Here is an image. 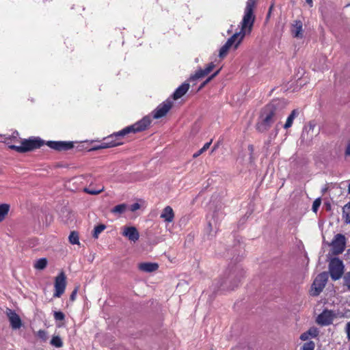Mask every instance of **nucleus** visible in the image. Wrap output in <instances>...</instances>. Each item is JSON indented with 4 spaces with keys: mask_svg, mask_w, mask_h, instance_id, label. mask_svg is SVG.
Here are the masks:
<instances>
[{
    "mask_svg": "<svg viewBox=\"0 0 350 350\" xmlns=\"http://www.w3.org/2000/svg\"><path fill=\"white\" fill-rule=\"evenodd\" d=\"M203 152H204L201 149H200L198 152H196V153L193 154V157L196 158L198 156H200V154H202Z\"/></svg>",
    "mask_w": 350,
    "mask_h": 350,
    "instance_id": "nucleus-42",
    "label": "nucleus"
},
{
    "mask_svg": "<svg viewBox=\"0 0 350 350\" xmlns=\"http://www.w3.org/2000/svg\"><path fill=\"white\" fill-rule=\"evenodd\" d=\"M50 344L57 348H60L63 346V342L62 338L59 336H53L51 340Z\"/></svg>",
    "mask_w": 350,
    "mask_h": 350,
    "instance_id": "nucleus-24",
    "label": "nucleus"
},
{
    "mask_svg": "<svg viewBox=\"0 0 350 350\" xmlns=\"http://www.w3.org/2000/svg\"><path fill=\"white\" fill-rule=\"evenodd\" d=\"M328 280V274L326 272L319 273L314 279L311 290L310 295L312 296L319 295L325 288Z\"/></svg>",
    "mask_w": 350,
    "mask_h": 350,
    "instance_id": "nucleus-7",
    "label": "nucleus"
},
{
    "mask_svg": "<svg viewBox=\"0 0 350 350\" xmlns=\"http://www.w3.org/2000/svg\"><path fill=\"white\" fill-rule=\"evenodd\" d=\"M310 336L308 335V332H304L301 334L300 339L301 340H307L309 338Z\"/></svg>",
    "mask_w": 350,
    "mask_h": 350,
    "instance_id": "nucleus-39",
    "label": "nucleus"
},
{
    "mask_svg": "<svg viewBox=\"0 0 350 350\" xmlns=\"http://www.w3.org/2000/svg\"><path fill=\"white\" fill-rule=\"evenodd\" d=\"M122 235L133 242L137 241L139 238V234L137 228L134 226L124 227Z\"/></svg>",
    "mask_w": 350,
    "mask_h": 350,
    "instance_id": "nucleus-14",
    "label": "nucleus"
},
{
    "mask_svg": "<svg viewBox=\"0 0 350 350\" xmlns=\"http://www.w3.org/2000/svg\"><path fill=\"white\" fill-rule=\"evenodd\" d=\"M284 106V102L280 100H273L269 104L256 124L257 130L261 133L267 131L276 120L282 117V111Z\"/></svg>",
    "mask_w": 350,
    "mask_h": 350,
    "instance_id": "nucleus-3",
    "label": "nucleus"
},
{
    "mask_svg": "<svg viewBox=\"0 0 350 350\" xmlns=\"http://www.w3.org/2000/svg\"><path fill=\"white\" fill-rule=\"evenodd\" d=\"M54 319L56 321H64L65 319V314L61 311L55 312Z\"/></svg>",
    "mask_w": 350,
    "mask_h": 350,
    "instance_id": "nucleus-31",
    "label": "nucleus"
},
{
    "mask_svg": "<svg viewBox=\"0 0 350 350\" xmlns=\"http://www.w3.org/2000/svg\"><path fill=\"white\" fill-rule=\"evenodd\" d=\"M10 211V205L8 204H1V221L5 218V215Z\"/></svg>",
    "mask_w": 350,
    "mask_h": 350,
    "instance_id": "nucleus-30",
    "label": "nucleus"
},
{
    "mask_svg": "<svg viewBox=\"0 0 350 350\" xmlns=\"http://www.w3.org/2000/svg\"><path fill=\"white\" fill-rule=\"evenodd\" d=\"M297 115H298L297 110V109L293 110L291 113L287 118L286 122L284 125V128L286 129L290 128L293 124L294 119L297 116Z\"/></svg>",
    "mask_w": 350,
    "mask_h": 350,
    "instance_id": "nucleus-21",
    "label": "nucleus"
},
{
    "mask_svg": "<svg viewBox=\"0 0 350 350\" xmlns=\"http://www.w3.org/2000/svg\"><path fill=\"white\" fill-rule=\"evenodd\" d=\"M159 267L157 263L144 262L139 265V269L144 272L151 273L156 271Z\"/></svg>",
    "mask_w": 350,
    "mask_h": 350,
    "instance_id": "nucleus-20",
    "label": "nucleus"
},
{
    "mask_svg": "<svg viewBox=\"0 0 350 350\" xmlns=\"http://www.w3.org/2000/svg\"><path fill=\"white\" fill-rule=\"evenodd\" d=\"M343 285L350 291V271L347 272L343 276Z\"/></svg>",
    "mask_w": 350,
    "mask_h": 350,
    "instance_id": "nucleus-28",
    "label": "nucleus"
},
{
    "mask_svg": "<svg viewBox=\"0 0 350 350\" xmlns=\"http://www.w3.org/2000/svg\"><path fill=\"white\" fill-rule=\"evenodd\" d=\"M345 154L350 155V142L348 143V144L347 146V148L345 150Z\"/></svg>",
    "mask_w": 350,
    "mask_h": 350,
    "instance_id": "nucleus-43",
    "label": "nucleus"
},
{
    "mask_svg": "<svg viewBox=\"0 0 350 350\" xmlns=\"http://www.w3.org/2000/svg\"><path fill=\"white\" fill-rule=\"evenodd\" d=\"M342 217L347 223L350 224V202L342 208Z\"/></svg>",
    "mask_w": 350,
    "mask_h": 350,
    "instance_id": "nucleus-22",
    "label": "nucleus"
},
{
    "mask_svg": "<svg viewBox=\"0 0 350 350\" xmlns=\"http://www.w3.org/2000/svg\"><path fill=\"white\" fill-rule=\"evenodd\" d=\"M38 336L41 338L42 340L46 341L48 338L47 337V332L44 330H39L38 332Z\"/></svg>",
    "mask_w": 350,
    "mask_h": 350,
    "instance_id": "nucleus-35",
    "label": "nucleus"
},
{
    "mask_svg": "<svg viewBox=\"0 0 350 350\" xmlns=\"http://www.w3.org/2000/svg\"><path fill=\"white\" fill-rule=\"evenodd\" d=\"M219 71H220V69H219L218 70L215 72L213 75H211L210 76L211 79H213V78H215L219 74Z\"/></svg>",
    "mask_w": 350,
    "mask_h": 350,
    "instance_id": "nucleus-44",
    "label": "nucleus"
},
{
    "mask_svg": "<svg viewBox=\"0 0 350 350\" xmlns=\"http://www.w3.org/2000/svg\"><path fill=\"white\" fill-rule=\"evenodd\" d=\"M160 217L167 223L172 222L174 218V213L172 208L170 206L165 207Z\"/></svg>",
    "mask_w": 350,
    "mask_h": 350,
    "instance_id": "nucleus-16",
    "label": "nucleus"
},
{
    "mask_svg": "<svg viewBox=\"0 0 350 350\" xmlns=\"http://www.w3.org/2000/svg\"><path fill=\"white\" fill-rule=\"evenodd\" d=\"M47 265V260L46 258H40L36 261V262L34 265V267L37 269L42 270L44 269Z\"/></svg>",
    "mask_w": 350,
    "mask_h": 350,
    "instance_id": "nucleus-26",
    "label": "nucleus"
},
{
    "mask_svg": "<svg viewBox=\"0 0 350 350\" xmlns=\"http://www.w3.org/2000/svg\"><path fill=\"white\" fill-rule=\"evenodd\" d=\"M330 245L332 247L330 252L332 255L337 256L342 254L346 247V238L342 234H337L334 236Z\"/></svg>",
    "mask_w": 350,
    "mask_h": 350,
    "instance_id": "nucleus-8",
    "label": "nucleus"
},
{
    "mask_svg": "<svg viewBox=\"0 0 350 350\" xmlns=\"http://www.w3.org/2000/svg\"><path fill=\"white\" fill-rule=\"evenodd\" d=\"M214 67V63L211 62L207 65V66L204 69L198 70L193 75L191 76L190 80H196L205 77L213 70Z\"/></svg>",
    "mask_w": 350,
    "mask_h": 350,
    "instance_id": "nucleus-15",
    "label": "nucleus"
},
{
    "mask_svg": "<svg viewBox=\"0 0 350 350\" xmlns=\"http://www.w3.org/2000/svg\"><path fill=\"white\" fill-rule=\"evenodd\" d=\"M44 144V142L39 138L25 139L22 142L21 146H10V148L16 150L18 152H26L34 149L40 148Z\"/></svg>",
    "mask_w": 350,
    "mask_h": 350,
    "instance_id": "nucleus-5",
    "label": "nucleus"
},
{
    "mask_svg": "<svg viewBox=\"0 0 350 350\" xmlns=\"http://www.w3.org/2000/svg\"><path fill=\"white\" fill-rule=\"evenodd\" d=\"M5 314L8 318L12 329H18L22 327V321L15 311L7 308Z\"/></svg>",
    "mask_w": 350,
    "mask_h": 350,
    "instance_id": "nucleus-10",
    "label": "nucleus"
},
{
    "mask_svg": "<svg viewBox=\"0 0 350 350\" xmlns=\"http://www.w3.org/2000/svg\"><path fill=\"white\" fill-rule=\"evenodd\" d=\"M189 84L188 83H183L181 85H180L174 92L172 97L174 100H178L184 96L187 92L189 90Z\"/></svg>",
    "mask_w": 350,
    "mask_h": 350,
    "instance_id": "nucleus-17",
    "label": "nucleus"
},
{
    "mask_svg": "<svg viewBox=\"0 0 350 350\" xmlns=\"http://www.w3.org/2000/svg\"><path fill=\"white\" fill-rule=\"evenodd\" d=\"M314 124L310 123L306 126L302 132L301 137L306 140H312L314 136Z\"/></svg>",
    "mask_w": 350,
    "mask_h": 350,
    "instance_id": "nucleus-19",
    "label": "nucleus"
},
{
    "mask_svg": "<svg viewBox=\"0 0 350 350\" xmlns=\"http://www.w3.org/2000/svg\"><path fill=\"white\" fill-rule=\"evenodd\" d=\"M349 350H350V345H349Z\"/></svg>",
    "mask_w": 350,
    "mask_h": 350,
    "instance_id": "nucleus-50",
    "label": "nucleus"
},
{
    "mask_svg": "<svg viewBox=\"0 0 350 350\" xmlns=\"http://www.w3.org/2000/svg\"><path fill=\"white\" fill-rule=\"evenodd\" d=\"M216 148H217V146H215L213 147V150H212V152H213V151L216 149Z\"/></svg>",
    "mask_w": 350,
    "mask_h": 350,
    "instance_id": "nucleus-49",
    "label": "nucleus"
},
{
    "mask_svg": "<svg viewBox=\"0 0 350 350\" xmlns=\"http://www.w3.org/2000/svg\"><path fill=\"white\" fill-rule=\"evenodd\" d=\"M314 343L312 341L306 342L303 346V350H314Z\"/></svg>",
    "mask_w": 350,
    "mask_h": 350,
    "instance_id": "nucleus-33",
    "label": "nucleus"
},
{
    "mask_svg": "<svg viewBox=\"0 0 350 350\" xmlns=\"http://www.w3.org/2000/svg\"><path fill=\"white\" fill-rule=\"evenodd\" d=\"M69 242L72 244H79V234L76 231H72L68 237Z\"/></svg>",
    "mask_w": 350,
    "mask_h": 350,
    "instance_id": "nucleus-23",
    "label": "nucleus"
},
{
    "mask_svg": "<svg viewBox=\"0 0 350 350\" xmlns=\"http://www.w3.org/2000/svg\"><path fill=\"white\" fill-rule=\"evenodd\" d=\"M83 190L85 193H87L88 194L97 195V194L101 193L104 190V187H101L100 188H99L98 189H89V188H85Z\"/></svg>",
    "mask_w": 350,
    "mask_h": 350,
    "instance_id": "nucleus-29",
    "label": "nucleus"
},
{
    "mask_svg": "<svg viewBox=\"0 0 350 350\" xmlns=\"http://www.w3.org/2000/svg\"><path fill=\"white\" fill-rule=\"evenodd\" d=\"M211 143H212V140H211V141H210V142H206V143L203 146V147H202V148H200V149H201V150L204 152L206 150H207L209 148V147H210V146H211Z\"/></svg>",
    "mask_w": 350,
    "mask_h": 350,
    "instance_id": "nucleus-38",
    "label": "nucleus"
},
{
    "mask_svg": "<svg viewBox=\"0 0 350 350\" xmlns=\"http://www.w3.org/2000/svg\"><path fill=\"white\" fill-rule=\"evenodd\" d=\"M212 79H211V77H208L202 84L200 86L199 89H202V88H204L208 83H209Z\"/></svg>",
    "mask_w": 350,
    "mask_h": 350,
    "instance_id": "nucleus-41",
    "label": "nucleus"
},
{
    "mask_svg": "<svg viewBox=\"0 0 350 350\" xmlns=\"http://www.w3.org/2000/svg\"><path fill=\"white\" fill-rule=\"evenodd\" d=\"M344 265L338 258H333L329 264V272L333 280L340 279L344 273Z\"/></svg>",
    "mask_w": 350,
    "mask_h": 350,
    "instance_id": "nucleus-6",
    "label": "nucleus"
},
{
    "mask_svg": "<svg viewBox=\"0 0 350 350\" xmlns=\"http://www.w3.org/2000/svg\"><path fill=\"white\" fill-rule=\"evenodd\" d=\"M140 208V205L138 203H134L131 206V211L134 212Z\"/></svg>",
    "mask_w": 350,
    "mask_h": 350,
    "instance_id": "nucleus-37",
    "label": "nucleus"
},
{
    "mask_svg": "<svg viewBox=\"0 0 350 350\" xmlns=\"http://www.w3.org/2000/svg\"><path fill=\"white\" fill-rule=\"evenodd\" d=\"M47 146L52 149L56 150H68L72 149L73 148V144L70 142H55V141H49L46 143Z\"/></svg>",
    "mask_w": 350,
    "mask_h": 350,
    "instance_id": "nucleus-13",
    "label": "nucleus"
},
{
    "mask_svg": "<svg viewBox=\"0 0 350 350\" xmlns=\"http://www.w3.org/2000/svg\"><path fill=\"white\" fill-rule=\"evenodd\" d=\"M150 123V118L148 117H144L141 120L137 122L134 124L129 126L123 129L122 131L109 135L106 139V142L101 143L100 146L95 147L94 149H104L120 146L122 144V143L116 141L118 139V137H124V135L130 133H137L144 131L148 127Z\"/></svg>",
    "mask_w": 350,
    "mask_h": 350,
    "instance_id": "nucleus-2",
    "label": "nucleus"
},
{
    "mask_svg": "<svg viewBox=\"0 0 350 350\" xmlns=\"http://www.w3.org/2000/svg\"><path fill=\"white\" fill-rule=\"evenodd\" d=\"M248 150H250V153L252 154L254 151V146L252 145H249Z\"/></svg>",
    "mask_w": 350,
    "mask_h": 350,
    "instance_id": "nucleus-45",
    "label": "nucleus"
},
{
    "mask_svg": "<svg viewBox=\"0 0 350 350\" xmlns=\"http://www.w3.org/2000/svg\"><path fill=\"white\" fill-rule=\"evenodd\" d=\"M106 228V226L104 224H99L94 227L93 237L97 239L98 235Z\"/></svg>",
    "mask_w": 350,
    "mask_h": 350,
    "instance_id": "nucleus-27",
    "label": "nucleus"
},
{
    "mask_svg": "<svg viewBox=\"0 0 350 350\" xmlns=\"http://www.w3.org/2000/svg\"><path fill=\"white\" fill-rule=\"evenodd\" d=\"M307 332L308 335L312 338L317 336L319 334V330L315 327H312L309 329Z\"/></svg>",
    "mask_w": 350,
    "mask_h": 350,
    "instance_id": "nucleus-34",
    "label": "nucleus"
},
{
    "mask_svg": "<svg viewBox=\"0 0 350 350\" xmlns=\"http://www.w3.org/2000/svg\"><path fill=\"white\" fill-rule=\"evenodd\" d=\"M345 332L347 334V337L348 340H350V321L346 324Z\"/></svg>",
    "mask_w": 350,
    "mask_h": 350,
    "instance_id": "nucleus-36",
    "label": "nucleus"
},
{
    "mask_svg": "<svg viewBox=\"0 0 350 350\" xmlns=\"http://www.w3.org/2000/svg\"><path fill=\"white\" fill-rule=\"evenodd\" d=\"M348 191L350 193V183H349V187H348Z\"/></svg>",
    "mask_w": 350,
    "mask_h": 350,
    "instance_id": "nucleus-48",
    "label": "nucleus"
},
{
    "mask_svg": "<svg viewBox=\"0 0 350 350\" xmlns=\"http://www.w3.org/2000/svg\"><path fill=\"white\" fill-rule=\"evenodd\" d=\"M306 2L310 6V7H312L313 5V2H312V0H306Z\"/></svg>",
    "mask_w": 350,
    "mask_h": 350,
    "instance_id": "nucleus-46",
    "label": "nucleus"
},
{
    "mask_svg": "<svg viewBox=\"0 0 350 350\" xmlns=\"http://www.w3.org/2000/svg\"><path fill=\"white\" fill-rule=\"evenodd\" d=\"M66 287V276L64 271H61L55 278L53 297H60L64 294Z\"/></svg>",
    "mask_w": 350,
    "mask_h": 350,
    "instance_id": "nucleus-9",
    "label": "nucleus"
},
{
    "mask_svg": "<svg viewBox=\"0 0 350 350\" xmlns=\"http://www.w3.org/2000/svg\"><path fill=\"white\" fill-rule=\"evenodd\" d=\"M126 209V205L125 204H118L113 208L111 212L114 214H122Z\"/></svg>",
    "mask_w": 350,
    "mask_h": 350,
    "instance_id": "nucleus-25",
    "label": "nucleus"
},
{
    "mask_svg": "<svg viewBox=\"0 0 350 350\" xmlns=\"http://www.w3.org/2000/svg\"><path fill=\"white\" fill-rule=\"evenodd\" d=\"M321 201L320 198L316 199L312 204V209L314 212L317 213L320 205H321Z\"/></svg>",
    "mask_w": 350,
    "mask_h": 350,
    "instance_id": "nucleus-32",
    "label": "nucleus"
},
{
    "mask_svg": "<svg viewBox=\"0 0 350 350\" xmlns=\"http://www.w3.org/2000/svg\"><path fill=\"white\" fill-rule=\"evenodd\" d=\"M345 256H347V258H350V248L349 250H347V251L345 254Z\"/></svg>",
    "mask_w": 350,
    "mask_h": 350,
    "instance_id": "nucleus-47",
    "label": "nucleus"
},
{
    "mask_svg": "<svg viewBox=\"0 0 350 350\" xmlns=\"http://www.w3.org/2000/svg\"><path fill=\"white\" fill-rule=\"evenodd\" d=\"M77 293V288H76L75 289H74V291L72 292V293L70 296V299L71 301H74L75 299Z\"/></svg>",
    "mask_w": 350,
    "mask_h": 350,
    "instance_id": "nucleus-40",
    "label": "nucleus"
},
{
    "mask_svg": "<svg viewBox=\"0 0 350 350\" xmlns=\"http://www.w3.org/2000/svg\"><path fill=\"white\" fill-rule=\"evenodd\" d=\"M243 273L241 269H236L229 273L227 278H222L218 282V288L222 291L234 290L238 286Z\"/></svg>",
    "mask_w": 350,
    "mask_h": 350,
    "instance_id": "nucleus-4",
    "label": "nucleus"
},
{
    "mask_svg": "<svg viewBox=\"0 0 350 350\" xmlns=\"http://www.w3.org/2000/svg\"><path fill=\"white\" fill-rule=\"evenodd\" d=\"M303 24L302 22L299 20H297L294 21L293 24L292 28V34L295 38H302L303 36Z\"/></svg>",
    "mask_w": 350,
    "mask_h": 350,
    "instance_id": "nucleus-18",
    "label": "nucleus"
},
{
    "mask_svg": "<svg viewBox=\"0 0 350 350\" xmlns=\"http://www.w3.org/2000/svg\"><path fill=\"white\" fill-rule=\"evenodd\" d=\"M335 314L333 311L325 310L318 315L316 319L317 324L325 326L332 323Z\"/></svg>",
    "mask_w": 350,
    "mask_h": 350,
    "instance_id": "nucleus-12",
    "label": "nucleus"
},
{
    "mask_svg": "<svg viewBox=\"0 0 350 350\" xmlns=\"http://www.w3.org/2000/svg\"><path fill=\"white\" fill-rule=\"evenodd\" d=\"M255 4V0H247L244 10V15L241 22V31L235 33L228 38L224 45L221 47L219 53V57H224L228 53L229 49L233 44H234V49H237L245 36L247 33H250L252 31L255 21V15L254 14Z\"/></svg>",
    "mask_w": 350,
    "mask_h": 350,
    "instance_id": "nucleus-1",
    "label": "nucleus"
},
{
    "mask_svg": "<svg viewBox=\"0 0 350 350\" xmlns=\"http://www.w3.org/2000/svg\"><path fill=\"white\" fill-rule=\"evenodd\" d=\"M172 107V102L167 99L160 104L153 111V118L159 119L165 116Z\"/></svg>",
    "mask_w": 350,
    "mask_h": 350,
    "instance_id": "nucleus-11",
    "label": "nucleus"
}]
</instances>
